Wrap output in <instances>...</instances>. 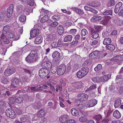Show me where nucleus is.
I'll list each match as a JSON object with an SVG mask.
<instances>
[{"label":"nucleus","instance_id":"f257e3e1","mask_svg":"<svg viewBox=\"0 0 123 123\" xmlns=\"http://www.w3.org/2000/svg\"><path fill=\"white\" fill-rule=\"evenodd\" d=\"M38 59L37 54L35 51H32L26 58V61L29 63H33L37 61Z\"/></svg>","mask_w":123,"mask_h":123},{"label":"nucleus","instance_id":"f03ea898","mask_svg":"<svg viewBox=\"0 0 123 123\" xmlns=\"http://www.w3.org/2000/svg\"><path fill=\"white\" fill-rule=\"evenodd\" d=\"M88 72L89 69L88 68H82L77 72L76 75L78 78H81L85 76Z\"/></svg>","mask_w":123,"mask_h":123},{"label":"nucleus","instance_id":"7ed1b4c3","mask_svg":"<svg viewBox=\"0 0 123 123\" xmlns=\"http://www.w3.org/2000/svg\"><path fill=\"white\" fill-rule=\"evenodd\" d=\"M52 57L54 58L53 62L55 64H58L59 63L60 59V55L58 52L56 51L53 52L52 54Z\"/></svg>","mask_w":123,"mask_h":123},{"label":"nucleus","instance_id":"20e7f679","mask_svg":"<svg viewBox=\"0 0 123 123\" xmlns=\"http://www.w3.org/2000/svg\"><path fill=\"white\" fill-rule=\"evenodd\" d=\"M49 72L48 69L45 68H42L39 71V75L41 78L44 79L49 74Z\"/></svg>","mask_w":123,"mask_h":123},{"label":"nucleus","instance_id":"39448f33","mask_svg":"<svg viewBox=\"0 0 123 123\" xmlns=\"http://www.w3.org/2000/svg\"><path fill=\"white\" fill-rule=\"evenodd\" d=\"M66 68V66L64 64L60 65L57 71L58 74L60 75H63L64 73Z\"/></svg>","mask_w":123,"mask_h":123},{"label":"nucleus","instance_id":"423d86ee","mask_svg":"<svg viewBox=\"0 0 123 123\" xmlns=\"http://www.w3.org/2000/svg\"><path fill=\"white\" fill-rule=\"evenodd\" d=\"M6 114L8 117L11 118H14L16 117V115L13 111L11 109H9L6 111Z\"/></svg>","mask_w":123,"mask_h":123},{"label":"nucleus","instance_id":"0eeeda50","mask_svg":"<svg viewBox=\"0 0 123 123\" xmlns=\"http://www.w3.org/2000/svg\"><path fill=\"white\" fill-rule=\"evenodd\" d=\"M78 99L81 101H85L87 100L88 98V96L85 93H79L77 96Z\"/></svg>","mask_w":123,"mask_h":123},{"label":"nucleus","instance_id":"6e6552de","mask_svg":"<svg viewBox=\"0 0 123 123\" xmlns=\"http://www.w3.org/2000/svg\"><path fill=\"white\" fill-rule=\"evenodd\" d=\"M97 101L95 99H93L87 101L86 103V105L89 108L94 106L97 103Z\"/></svg>","mask_w":123,"mask_h":123},{"label":"nucleus","instance_id":"1a4fd4ad","mask_svg":"<svg viewBox=\"0 0 123 123\" xmlns=\"http://www.w3.org/2000/svg\"><path fill=\"white\" fill-rule=\"evenodd\" d=\"M71 85L75 89H79L83 87V84L81 82L79 81L72 83Z\"/></svg>","mask_w":123,"mask_h":123},{"label":"nucleus","instance_id":"9d476101","mask_svg":"<svg viewBox=\"0 0 123 123\" xmlns=\"http://www.w3.org/2000/svg\"><path fill=\"white\" fill-rule=\"evenodd\" d=\"M113 22L116 25L121 26L123 25V21L117 17H116L114 18Z\"/></svg>","mask_w":123,"mask_h":123},{"label":"nucleus","instance_id":"9b49d317","mask_svg":"<svg viewBox=\"0 0 123 123\" xmlns=\"http://www.w3.org/2000/svg\"><path fill=\"white\" fill-rule=\"evenodd\" d=\"M90 31L92 38L96 39L98 37L99 35L98 32L95 31L94 29L91 28L90 29Z\"/></svg>","mask_w":123,"mask_h":123},{"label":"nucleus","instance_id":"f8f14e48","mask_svg":"<svg viewBox=\"0 0 123 123\" xmlns=\"http://www.w3.org/2000/svg\"><path fill=\"white\" fill-rule=\"evenodd\" d=\"M13 5H11L7 10L6 15L7 17L10 18L13 12Z\"/></svg>","mask_w":123,"mask_h":123},{"label":"nucleus","instance_id":"ddd939ff","mask_svg":"<svg viewBox=\"0 0 123 123\" xmlns=\"http://www.w3.org/2000/svg\"><path fill=\"white\" fill-rule=\"evenodd\" d=\"M119 60L123 61V55L121 56L117 55L110 59V61L112 62H117Z\"/></svg>","mask_w":123,"mask_h":123},{"label":"nucleus","instance_id":"4468645a","mask_svg":"<svg viewBox=\"0 0 123 123\" xmlns=\"http://www.w3.org/2000/svg\"><path fill=\"white\" fill-rule=\"evenodd\" d=\"M39 34V30L37 29H34L30 32V36L31 37H36Z\"/></svg>","mask_w":123,"mask_h":123},{"label":"nucleus","instance_id":"2eb2a0df","mask_svg":"<svg viewBox=\"0 0 123 123\" xmlns=\"http://www.w3.org/2000/svg\"><path fill=\"white\" fill-rule=\"evenodd\" d=\"M12 81L13 84L14 85L21 86L22 85V83L20 80L16 78H14L12 79Z\"/></svg>","mask_w":123,"mask_h":123},{"label":"nucleus","instance_id":"dca6fc26","mask_svg":"<svg viewBox=\"0 0 123 123\" xmlns=\"http://www.w3.org/2000/svg\"><path fill=\"white\" fill-rule=\"evenodd\" d=\"M51 64L50 62L48 61H45L43 62L41 64V66L43 68L47 69L50 68Z\"/></svg>","mask_w":123,"mask_h":123},{"label":"nucleus","instance_id":"f3484780","mask_svg":"<svg viewBox=\"0 0 123 123\" xmlns=\"http://www.w3.org/2000/svg\"><path fill=\"white\" fill-rule=\"evenodd\" d=\"M122 5V3L119 2L116 5L114 9V12L115 13H117L119 11V10L121 9Z\"/></svg>","mask_w":123,"mask_h":123},{"label":"nucleus","instance_id":"a211bd4d","mask_svg":"<svg viewBox=\"0 0 123 123\" xmlns=\"http://www.w3.org/2000/svg\"><path fill=\"white\" fill-rule=\"evenodd\" d=\"M68 119V116L67 115H64L61 116L59 118L60 121L62 123L65 122Z\"/></svg>","mask_w":123,"mask_h":123},{"label":"nucleus","instance_id":"6ab92c4d","mask_svg":"<svg viewBox=\"0 0 123 123\" xmlns=\"http://www.w3.org/2000/svg\"><path fill=\"white\" fill-rule=\"evenodd\" d=\"M29 114H27L23 115L20 118V121L21 122H25L27 120H29L30 119Z\"/></svg>","mask_w":123,"mask_h":123},{"label":"nucleus","instance_id":"aec40b11","mask_svg":"<svg viewBox=\"0 0 123 123\" xmlns=\"http://www.w3.org/2000/svg\"><path fill=\"white\" fill-rule=\"evenodd\" d=\"M111 74H109L106 75H104L100 77L101 82H104L107 81L111 78Z\"/></svg>","mask_w":123,"mask_h":123},{"label":"nucleus","instance_id":"412c9836","mask_svg":"<svg viewBox=\"0 0 123 123\" xmlns=\"http://www.w3.org/2000/svg\"><path fill=\"white\" fill-rule=\"evenodd\" d=\"M0 37L5 44H7L9 43V39L7 38L6 36L3 34H2Z\"/></svg>","mask_w":123,"mask_h":123},{"label":"nucleus","instance_id":"4be33fe9","mask_svg":"<svg viewBox=\"0 0 123 123\" xmlns=\"http://www.w3.org/2000/svg\"><path fill=\"white\" fill-rule=\"evenodd\" d=\"M106 49L109 51H112L114 50L115 48V47L114 45L110 44L107 45L105 46Z\"/></svg>","mask_w":123,"mask_h":123},{"label":"nucleus","instance_id":"5701e85b","mask_svg":"<svg viewBox=\"0 0 123 123\" xmlns=\"http://www.w3.org/2000/svg\"><path fill=\"white\" fill-rule=\"evenodd\" d=\"M43 38L41 36L36 37L34 43L35 44H39L41 43L42 42Z\"/></svg>","mask_w":123,"mask_h":123},{"label":"nucleus","instance_id":"b1692460","mask_svg":"<svg viewBox=\"0 0 123 123\" xmlns=\"http://www.w3.org/2000/svg\"><path fill=\"white\" fill-rule=\"evenodd\" d=\"M113 116L117 118H119L121 116V114L117 110L113 112Z\"/></svg>","mask_w":123,"mask_h":123},{"label":"nucleus","instance_id":"393cba45","mask_svg":"<svg viewBox=\"0 0 123 123\" xmlns=\"http://www.w3.org/2000/svg\"><path fill=\"white\" fill-rule=\"evenodd\" d=\"M73 37L72 35H68L64 38L63 41L64 42L70 41L72 40Z\"/></svg>","mask_w":123,"mask_h":123},{"label":"nucleus","instance_id":"a878e982","mask_svg":"<svg viewBox=\"0 0 123 123\" xmlns=\"http://www.w3.org/2000/svg\"><path fill=\"white\" fill-rule=\"evenodd\" d=\"M111 39L109 38H107L104 39L103 43L105 45H108L110 44L111 42Z\"/></svg>","mask_w":123,"mask_h":123},{"label":"nucleus","instance_id":"bb28decb","mask_svg":"<svg viewBox=\"0 0 123 123\" xmlns=\"http://www.w3.org/2000/svg\"><path fill=\"white\" fill-rule=\"evenodd\" d=\"M121 101L120 99H117L114 103V106L116 108H117L121 104Z\"/></svg>","mask_w":123,"mask_h":123},{"label":"nucleus","instance_id":"cd10ccee","mask_svg":"<svg viewBox=\"0 0 123 123\" xmlns=\"http://www.w3.org/2000/svg\"><path fill=\"white\" fill-rule=\"evenodd\" d=\"M45 115V113L43 109H41L37 114V116L38 117H42Z\"/></svg>","mask_w":123,"mask_h":123},{"label":"nucleus","instance_id":"c85d7f7f","mask_svg":"<svg viewBox=\"0 0 123 123\" xmlns=\"http://www.w3.org/2000/svg\"><path fill=\"white\" fill-rule=\"evenodd\" d=\"M7 49L4 46H2L1 48H0V54L5 55Z\"/></svg>","mask_w":123,"mask_h":123},{"label":"nucleus","instance_id":"c756f323","mask_svg":"<svg viewBox=\"0 0 123 123\" xmlns=\"http://www.w3.org/2000/svg\"><path fill=\"white\" fill-rule=\"evenodd\" d=\"M57 31L59 34L61 35L63 33V28L61 25H60L57 28Z\"/></svg>","mask_w":123,"mask_h":123},{"label":"nucleus","instance_id":"7c9ffc66","mask_svg":"<svg viewBox=\"0 0 123 123\" xmlns=\"http://www.w3.org/2000/svg\"><path fill=\"white\" fill-rule=\"evenodd\" d=\"M92 80L94 82L98 83L101 82L100 77H94L92 78Z\"/></svg>","mask_w":123,"mask_h":123},{"label":"nucleus","instance_id":"2f4dec72","mask_svg":"<svg viewBox=\"0 0 123 123\" xmlns=\"http://www.w3.org/2000/svg\"><path fill=\"white\" fill-rule=\"evenodd\" d=\"M0 81L2 83L5 84H7L8 82V80L4 76L1 77Z\"/></svg>","mask_w":123,"mask_h":123},{"label":"nucleus","instance_id":"473e14b6","mask_svg":"<svg viewBox=\"0 0 123 123\" xmlns=\"http://www.w3.org/2000/svg\"><path fill=\"white\" fill-rule=\"evenodd\" d=\"M52 18L54 21H57L59 20L60 17L59 16L56 14L52 16Z\"/></svg>","mask_w":123,"mask_h":123},{"label":"nucleus","instance_id":"72a5a7b5","mask_svg":"<svg viewBox=\"0 0 123 123\" xmlns=\"http://www.w3.org/2000/svg\"><path fill=\"white\" fill-rule=\"evenodd\" d=\"M40 12L41 13V14H42V15L43 16L48 14L49 13V11L48 10H45L44 8H42Z\"/></svg>","mask_w":123,"mask_h":123},{"label":"nucleus","instance_id":"f704fd0d","mask_svg":"<svg viewBox=\"0 0 123 123\" xmlns=\"http://www.w3.org/2000/svg\"><path fill=\"white\" fill-rule=\"evenodd\" d=\"M49 19V17L47 15H45L41 19L40 22L41 23H44L47 21Z\"/></svg>","mask_w":123,"mask_h":123},{"label":"nucleus","instance_id":"c9c22d12","mask_svg":"<svg viewBox=\"0 0 123 123\" xmlns=\"http://www.w3.org/2000/svg\"><path fill=\"white\" fill-rule=\"evenodd\" d=\"M102 17L99 16H95L93 17V19L95 22H97L101 20Z\"/></svg>","mask_w":123,"mask_h":123},{"label":"nucleus","instance_id":"e433bc0d","mask_svg":"<svg viewBox=\"0 0 123 123\" xmlns=\"http://www.w3.org/2000/svg\"><path fill=\"white\" fill-rule=\"evenodd\" d=\"M109 90L110 91L114 92L117 90V87H115L114 86L112 85L109 88Z\"/></svg>","mask_w":123,"mask_h":123},{"label":"nucleus","instance_id":"4c0bfd02","mask_svg":"<svg viewBox=\"0 0 123 123\" xmlns=\"http://www.w3.org/2000/svg\"><path fill=\"white\" fill-rule=\"evenodd\" d=\"M23 100V98L22 97H18L16 98V101L18 104L21 103Z\"/></svg>","mask_w":123,"mask_h":123},{"label":"nucleus","instance_id":"58836bf2","mask_svg":"<svg viewBox=\"0 0 123 123\" xmlns=\"http://www.w3.org/2000/svg\"><path fill=\"white\" fill-rule=\"evenodd\" d=\"M7 104L5 101H0V106L3 108H6L7 107Z\"/></svg>","mask_w":123,"mask_h":123},{"label":"nucleus","instance_id":"ea45409f","mask_svg":"<svg viewBox=\"0 0 123 123\" xmlns=\"http://www.w3.org/2000/svg\"><path fill=\"white\" fill-rule=\"evenodd\" d=\"M115 4V0H109L107 4L109 6H113Z\"/></svg>","mask_w":123,"mask_h":123},{"label":"nucleus","instance_id":"a19ab883","mask_svg":"<svg viewBox=\"0 0 123 123\" xmlns=\"http://www.w3.org/2000/svg\"><path fill=\"white\" fill-rule=\"evenodd\" d=\"M16 97H10L9 98V102L11 104H13L15 101H16Z\"/></svg>","mask_w":123,"mask_h":123},{"label":"nucleus","instance_id":"79ce46f5","mask_svg":"<svg viewBox=\"0 0 123 123\" xmlns=\"http://www.w3.org/2000/svg\"><path fill=\"white\" fill-rule=\"evenodd\" d=\"M26 18V17L25 15H22L20 16L19 19L21 22H23L25 21Z\"/></svg>","mask_w":123,"mask_h":123},{"label":"nucleus","instance_id":"37998d69","mask_svg":"<svg viewBox=\"0 0 123 123\" xmlns=\"http://www.w3.org/2000/svg\"><path fill=\"white\" fill-rule=\"evenodd\" d=\"M57 68L55 66H52L51 67V72L53 74H55L57 71Z\"/></svg>","mask_w":123,"mask_h":123},{"label":"nucleus","instance_id":"c03bdc74","mask_svg":"<svg viewBox=\"0 0 123 123\" xmlns=\"http://www.w3.org/2000/svg\"><path fill=\"white\" fill-rule=\"evenodd\" d=\"M71 113L74 116H76L78 114V112L76 109L73 108L71 109Z\"/></svg>","mask_w":123,"mask_h":123},{"label":"nucleus","instance_id":"a18cd8bd","mask_svg":"<svg viewBox=\"0 0 123 123\" xmlns=\"http://www.w3.org/2000/svg\"><path fill=\"white\" fill-rule=\"evenodd\" d=\"M23 6L21 4L19 3L17 6V11L19 13L21 12L23 9Z\"/></svg>","mask_w":123,"mask_h":123},{"label":"nucleus","instance_id":"49530a36","mask_svg":"<svg viewBox=\"0 0 123 123\" xmlns=\"http://www.w3.org/2000/svg\"><path fill=\"white\" fill-rule=\"evenodd\" d=\"M81 33L82 34V38L83 36H86L88 33L87 31L85 29H84L82 30Z\"/></svg>","mask_w":123,"mask_h":123},{"label":"nucleus","instance_id":"de8ad7c7","mask_svg":"<svg viewBox=\"0 0 123 123\" xmlns=\"http://www.w3.org/2000/svg\"><path fill=\"white\" fill-rule=\"evenodd\" d=\"M117 77H119L120 78H123V67L121 69Z\"/></svg>","mask_w":123,"mask_h":123},{"label":"nucleus","instance_id":"09e8293b","mask_svg":"<svg viewBox=\"0 0 123 123\" xmlns=\"http://www.w3.org/2000/svg\"><path fill=\"white\" fill-rule=\"evenodd\" d=\"M80 67L78 64H75L73 66V69L72 70V71L74 72L76 71L77 69L79 68Z\"/></svg>","mask_w":123,"mask_h":123},{"label":"nucleus","instance_id":"8fccbe9b","mask_svg":"<svg viewBox=\"0 0 123 123\" xmlns=\"http://www.w3.org/2000/svg\"><path fill=\"white\" fill-rule=\"evenodd\" d=\"M74 9L76 12L79 14L82 15L84 13V12L83 10L80 9L78 8H75Z\"/></svg>","mask_w":123,"mask_h":123},{"label":"nucleus","instance_id":"3c124183","mask_svg":"<svg viewBox=\"0 0 123 123\" xmlns=\"http://www.w3.org/2000/svg\"><path fill=\"white\" fill-rule=\"evenodd\" d=\"M7 69L10 72L11 75L14 73L16 71L15 69L14 68L10 67L7 68Z\"/></svg>","mask_w":123,"mask_h":123},{"label":"nucleus","instance_id":"603ef678","mask_svg":"<svg viewBox=\"0 0 123 123\" xmlns=\"http://www.w3.org/2000/svg\"><path fill=\"white\" fill-rule=\"evenodd\" d=\"M112 13L111 10H107L103 13V14L104 15H112Z\"/></svg>","mask_w":123,"mask_h":123},{"label":"nucleus","instance_id":"864d4df0","mask_svg":"<svg viewBox=\"0 0 123 123\" xmlns=\"http://www.w3.org/2000/svg\"><path fill=\"white\" fill-rule=\"evenodd\" d=\"M27 3L30 6H33L34 5V0H27Z\"/></svg>","mask_w":123,"mask_h":123},{"label":"nucleus","instance_id":"5fc2aeb1","mask_svg":"<svg viewBox=\"0 0 123 123\" xmlns=\"http://www.w3.org/2000/svg\"><path fill=\"white\" fill-rule=\"evenodd\" d=\"M56 88L55 89L56 92H58L59 90L61 91L62 90V85H57L56 86Z\"/></svg>","mask_w":123,"mask_h":123},{"label":"nucleus","instance_id":"6e6d98bb","mask_svg":"<svg viewBox=\"0 0 123 123\" xmlns=\"http://www.w3.org/2000/svg\"><path fill=\"white\" fill-rule=\"evenodd\" d=\"M102 68V65L101 64H98V65L97 67L94 68V69L95 71L96 72L101 69Z\"/></svg>","mask_w":123,"mask_h":123},{"label":"nucleus","instance_id":"4d7b16f0","mask_svg":"<svg viewBox=\"0 0 123 123\" xmlns=\"http://www.w3.org/2000/svg\"><path fill=\"white\" fill-rule=\"evenodd\" d=\"M15 112L18 115L21 114L22 113L21 110L19 108H15Z\"/></svg>","mask_w":123,"mask_h":123},{"label":"nucleus","instance_id":"13d9d810","mask_svg":"<svg viewBox=\"0 0 123 123\" xmlns=\"http://www.w3.org/2000/svg\"><path fill=\"white\" fill-rule=\"evenodd\" d=\"M96 84H92L89 88L87 89V91H88L96 89Z\"/></svg>","mask_w":123,"mask_h":123},{"label":"nucleus","instance_id":"bf43d9fd","mask_svg":"<svg viewBox=\"0 0 123 123\" xmlns=\"http://www.w3.org/2000/svg\"><path fill=\"white\" fill-rule=\"evenodd\" d=\"M22 71L25 74H30L31 73V72L30 70L27 69H23Z\"/></svg>","mask_w":123,"mask_h":123},{"label":"nucleus","instance_id":"052dcab7","mask_svg":"<svg viewBox=\"0 0 123 123\" xmlns=\"http://www.w3.org/2000/svg\"><path fill=\"white\" fill-rule=\"evenodd\" d=\"M86 4L87 5L92 7H94L95 6L93 2L92 1L87 2Z\"/></svg>","mask_w":123,"mask_h":123},{"label":"nucleus","instance_id":"680f3d73","mask_svg":"<svg viewBox=\"0 0 123 123\" xmlns=\"http://www.w3.org/2000/svg\"><path fill=\"white\" fill-rule=\"evenodd\" d=\"M53 36L52 35H48L46 38L47 40L48 41H51L53 40Z\"/></svg>","mask_w":123,"mask_h":123},{"label":"nucleus","instance_id":"e2e57ef3","mask_svg":"<svg viewBox=\"0 0 123 123\" xmlns=\"http://www.w3.org/2000/svg\"><path fill=\"white\" fill-rule=\"evenodd\" d=\"M8 37L10 38H12L14 37V33L12 32H11L8 33Z\"/></svg>","mask_w":123,"mask_h":123},{"label":"nucleus","instance_id":"0e129e2a","mask_svg":"<svg viewBox=\"0 0 123 123\" xmlns=\"http://www.w3.org/2000/svg\"><path fill=\"white\" fill-rule=\"evenodd\" d=\"M80 121L81 122H85L87 120V118L85 117H80L79 119Z\"/></svg>","mask_w":123,"mask_h":123},{"label":"nucleus","instance_id":"69168bd1","mask_svg":"<svg viewBox=\"0 0 123 123\" xmlns=\"http://www.w3.org/2000/svg\"><path fill=\"white\" fill-rule=\"evenodd\" d=\"M108 35V33L106 30H104L102 33V35L103 37H107Z\"/></svg>","mask_w":123,"mask_h":123},{"label":"nucleus","instance_id":"338daca9","mask_svg":"<svg viewBox=\"0 0 123 123\" xmlns=\"http://www.w3.org/2000/svg\"><path fill=\"white\" fill-rule=\"evenodd\" d=\"M4 73L5 75L8 76L11 75V73L7 69H6L4 71Z\"/></svg>","mask_w":123,"mask_h":123},{"label":"nucleus","instance_id":"774afa93","mask_svg":"<svg viewBox=\"0 0 123 123\" xmlns=\"http://www.w3.org/2000/svg\"><path fill=\"white\" fill-rule=\"evenodd\" d=\"M94 28L97 32H98L101 29V26L99 25H95L94 26Z\"/></svg>","mask_w":123,"mask_h":123}]
</instances>
